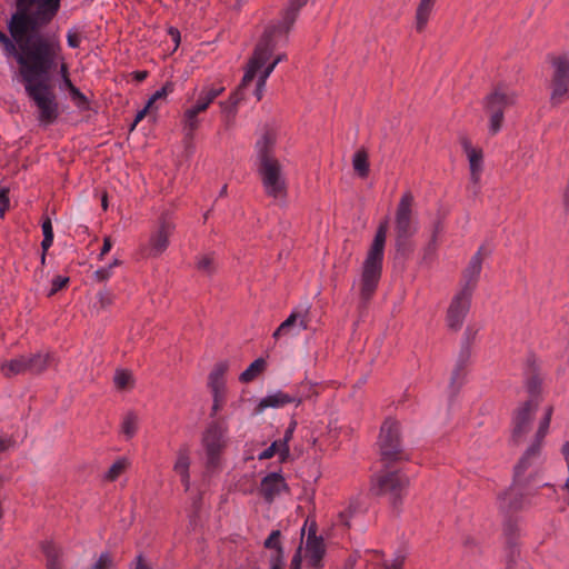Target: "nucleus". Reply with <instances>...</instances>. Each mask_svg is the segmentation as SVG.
I'll return each mask as SVG.
<instances>
[{
    "mask_svg": "<svg viewBox=\"0 0 569 569\" xmlns=\"http://www.w3.org/2000/svg\"><path fill=\"white\" fill-rule=\"evenodd\" d=\"M60 7L61 0H16V11L8 22L13 40L0 30V42L4 54L14 58L20 70L52 52H62L58 37L39 33L54 19Z\"/></svg>",
    "mask_w": 569,
    "mask_h": 569,
    "instance_id": "obj_1",
    "label": "nucleus"
},
{
    "mask_svg": "<svg viewBox=\"0 0 569 569\" xmlns=\"http://www.w3.org/2000/svg\"><path fill=\"white\" fill-rule=\"evenodd\" d=\"M62 60L61 52H52L39 60L40 62L32 63L24 70H19L24 91L38 108L37 118L44 126L53 123L59 116V107L49 79L51 70Z\"/></svg>",
    "mask_w": 569,
    "mask_h": 569,
    "instance_id": "obj_2",
    "label": "nucleus"
},
{
    "mask_svg": "<svg viewBox=\"0 0 569 569\" xmlns=\"http://www.w3.org/2000/svg\"><path fill=\"white\" fill-rule=\"evenodd\" d=\"M274 146L276 134L271 130L264 131L256 141L257 171L264 194L273 201L283 202L288 194V181L283 166L274 157Z\"/></svg>",
    "mask_w": 569,
    "mask_h": 569,
    "instance_id": "obj_3",
    "label": "nucleus"
},
{
    "mask_svg": "<svg viewBox=\"0 0 569 569\" xmlns=\"http://www.w3.org/2000/svg\"><path fill=\"white\" fill-rule=\"evenodd\" d=\"M308 2V0H290L288 7L282 13L281 19L273 24H270L260 41L258 42L253 56L251 58V63L249 67V71L244 77V83L252 79L257 69H259L264 62L269 60L272 52L287 43L288 32L293 26L299 14L300 9Z\"/></svg>",
    "mask_w": 569,
    "mask_h": 569,
    "instance_id": "obj_4",
    "label": "nucleus"
},
{
    "mask_svg": "<svg viewBox=\"0 0 569 569\" xmlns=\"http://www.w3.org/2000/svg\"><path fill=\"white\" fill-rule=\"evenodd\" d=\"M387 232L388 220L386 219L379 224L362 264L360 297L363 302L371 298L378 287L382 272Z\"/></svg>",
    "mask_w": 569,
    "mask_h": 569,
    "instance_id": "obj_5",
    "label": "nucleus"
},
{
    "mask_svg": "<svg viewBox=\"0 0 569 569\" xmlns=\"http://www.w3.org/2000/svg\"><path fill=\"white\" fill-rule=\"evenodd\" d=\"M552 412V406L545 407L542 417L538 423V429L530 445L527 447L519 462L515 467L516 481H522L527 472L535 471L542 462V443L549 431Z\"/></svg>",
    "mask_w": 569,
    "mask_h": 569,
    "instance_id": "obj_6",
    "label": "nucleus"
},
{
    "mask_svg": "<svg viewBox=\"0 0 569 569\" xmlns=\"http://www.w3.org/2000/svg\"><path fill=\"white\" fill-rule=\"evenodd\" d=\"M413 197L406 192L397 207L395 217L396 248L406 251L408 241L418 231V220L412 211Z\"/></svg>",
    "mask_w": 569,
    "mask_h": 569,
    "instance_id": "obj_7",
    "label": "nucleus"
},
{
    "mask_svg": "<svg viewBox=\"0 0 569 569\" xmlns=\"http://www.w3.org/2000/svg\"><path fill=\"white\" fill-rule=\"evenodd\" d=\"M228 426L226 421L211 422L202 436V446L206 452V466L214 470L220 466L221 455L227 446Z\"/></svg>",
    "mask_w": 569,
    "mask_h": 569,
    "instance_id": "obj_8",
    "label": "nucleus"
},
{
    "mask_svg": "<svg viewBox=\"0 0 569 569\" xmlns=\"http://www.w3.org/2000/svg\"><path fill=\"white\" fill-rule=\"evenodd\" d=\"M378 443L383 461L392 462L403 458L400 440V425L397 421L387 419L382 423Z\"/></svg>",
    "mask_w": 569,
    "mask_h": 569,
    "instance_id": "obj_9",
    "label": "nucleus"
},
{
    "mask_svg": "<svg viewBox=\"0 0 569 569\" xmlns=\"http://www.w3.org/2000/svg\"><path fill=\"white\" fill-rule=\"evenodd\" d=\"M408 483V478L400 471H388L373 478L371 491L377 496L388 495L391 503L397 506Z\"/></svg>",
    "mask_w": 569,
    "mask_h": 569,
    "instance_id": "obj_10",
    "label": "nucleus"
},
{
    "mask_svg": "<svg viewBox=\"0 0 569 569\" xmlns=\"http://www.w3.org/2000/svg\"><path fill=\"white\" fill-rule=\"evenodd\" d=\"M517 96L513 91L497 88L486 99V109L490 113L489 132L496 134L500 131L503 120V109L516 102Z\"/></svg>",
    "mask_w": 569,
    "mask_h": 569,
    "instance_id": "obj_11",
    "label": "nucleus"
},
{
    "mask_svg": "<svg viewBox=\"0 0 569 569\" xmlns=\"http://www.w3.org/2000/svg\"><path fill=\"white\" fill-rule=\"evenodd\" d=\"M551 67V100L560 103L569 93V59L566 56H548Z\"/></svg>",
    "mask_w": 569,
    "mask_h": 569,
    "instance_id": "obj_12",
    "label": "nucleus"
},
{
    "mask_svg": "<svg viewBox=\"0 0 569 569\" xmlns=\"http://www.w3.org/2000/svg\"><path fill=\"white\" fill-rule=\"evenodd\" d=\"M539 407L538 400H528L522 403L512 418L511 441L519 445L531 430V422Z\"/></svg>",
    "mask_w": 569,
    "mask_h": 569,
    "instance_id": "obj_13",
    "label": "nucleus"
},
{
    "mask_svg": "<svg viewBox=\"0 0 569 569\" xmlns=\"http://www.w3.org/2000/svg\"><path fill=\"white\" fill-rule=\"evenodd\" d=\"M176 224L168 212L161 214L156 229L151 232L148 242V254L151 257L161 256L169 246V238Z\"/></svg>",
    "mask_w": 569,
    "mask_h": 569,
    "instance_id": "obj_14",
    "label": "nucleus"
},
{
    "mask_svg": "<svg viewBox=\"0 0 569 569\" xmlns=\"http://www.w3.org/2000/svg\"><path fill=\"white\" fill-rule=\"evenodd\" d=\"M472 295L470 288H461L452 298L447 312V325L452 330H459L469 311Z\"/></svg>",
    "mask_w": 569,
    "mask_h": 569,
    "instance_id": "obj_15",
    "label": "nucleus"
},
{
    "mask_svg": "<svg viewBox=\"0 0 569 569\" xmlns=\"http://www.w3.org/2000/svg\"><path fill=\"white\" fill-rule=\"evenodd\" d=\"M309 307H298L292 310L289 317L277 328L273 332V338L278 339L281 336L298 335L300 331L308 328Z\"/></svg>",
    "mask_w": 569,
    "mask_h": 569,
    "instance_id": "obj_16",
    "label": "nucleus"
},
{
    "mask_svg": "<svg viewBox=\"0 0 569 569\" xmlns=\"http://www.w3.org/2000/svg\"><path fill=\"white\" fill-rule=\"evenodd\" d=\"M303 397L299 392H284L282 390H274L260 399L257 406V412L261 413L268 408H282L289 403L299 406Z\"/></svg>",
    "mask_w": 569,
    "mask_h": 569,
    "instance_id": "obj_17",
    "label": "nucleus"
},
{
    "mask_svg": "<svg viewBox=\"0 0 569 569\" xmlns=\"http://www.w3.org/2000/svg\"><path fill=\"white\" fill-rule=\"evenodd\" d=\"M521 481L513 480L510 488L503 491L498 497L499 509L505 512H512L520 510L525 506V497L521 488L519 487Z\"/></svg>",
    "mask_w": 569,
    "mask_h": 569,
    "instance_id": "obj_18",
    "label": "nucleus"
},
{
    "mask_svg": "<svg viewBox=\"0 0 569 569\" xmlns=\"http://www.w3.org/2000/svg\"><path fill=\"white\" fill-rule=\"evenodd\" d=\"M461 144L468 157L471 182L478 184L482 172V152L480 149L473 148L466 138L461 140Z\"/></svg>",
    "mask_w": 569,
    "mask_h": 569,
    "instance_id": "obj_19",
    "label": "nucleus"
},
{
    "mask_svg": "<svg viewBox=\"0 0 569 569\" xmlns=\"http://www.w3.org/2000/svg\"><path fill=\"white\" fill-rule=\"evenodd\" d=\"M286 488H287V486H286L283 477L277 472H271L262 479L260 491H261V495L263 496V498L268 502H271Z\"/></svg>",
    "mask_w": 569,
    "mask_h": 569,
    "instance_id": "obj_20",
    "label": "nucleus"
},
{
    "mask_svg": "<svg viewBox=\"0 0 569 569\" xmlns=\"http://www.w3.org/2000/svg\"><path fill=\"white\" fill-rule=\"evenodd\" d=\"M325 555V543L321 537L309 532L305 545V559L312 567H318Z\"/></svg>",
    "mask_w": 569,
    "mask_h": 569,
    "instance_id": "obj_21",
    "label": "nucleus"
},
{
    "mask_svg": "<svg viewBox=\"0 0 569 569\" xmlns=\"http://www.w3.org/2000/svg\"><path fill=\"white\" fill-rule=\"evenodd\" d=\"M482 268V258H481V248L472 256L469 261L468 267L463 272V286L462 288H470V293L472 295L477 280L480 276Z\"/></svg>",
    "mask_w": 569,
    "mask_h": 569,
    "instance_id": "obj_22",
    "label": "nucleus"
},
{
    "mask_svg": "<svg viewBox=\"0 0 569 569\" xmlns=\"http://www.w3.org/2000/svg\"><path fill=\"white\" fill-rule=\"evenodd\" d=\"M53 362V357L50 352H37L27 355L28 371L31 375H40L46 371Z\"/></svg>",
    "mask_w": 569,
    "mask_h": 569,
    "instance_id": "obj_23",
    "label": "nucleus"
},
{
    "mask_svg": "<svg viewBox=\"0 0 569 569\" xmlns=\"http://www.w3.org/2000/svg\"><path fill=\"white\" fill-rule=\"evenodd\" d=\"M189 467V451L187 448H180L177 452V459L173 465V470L176 471L177 475L180 476L181 482L184 486L186 490H188L190 487Z\"/></svg>",
    "mask_w": 569,
    "mask_h": 569,
    "instance_id": "obj_24",
    "label": "nucleus"
},
{
    "mask_svg": "<svg viewBox=\"0 0 569 569\" xmlns=\"http://www.w3.org/2000/svg\"><path fill=\"white\" fill-rule=\"evenodd\" d=\"M229 369L228 361L217 362L208 376V388L212 390L226 389V373Z\"/></svg>",
    "mask_w": 569,
    "mask_h": 569,
    "instance_id": "obj_25",
    "label": "nucleus"
},
{
    "mask_svg": "<svg viewBox=\"0 0 569 569\" xmlns=\"http://www.w3.org/2000/svg\"><path fill=\"white\" fill-rule=\"evenodd\" d=\"M0 370L2 375L7 378L29 373L27 365V355H22L10 360H3L0 365Z\"/></svg>",
    "mask_w": 569,
    "mask_h": 569,
    "instance_id": "obj_26",
    "label": "nucleus"
},
{
    "mask_svg": "<svg viewBox=\"0 0 569 569\" xmlns=\"http://www.w3.org/2000/svg\"><path fill=\"white\" fill-rule=\"evenodd\" d=\"M224 91L223 87L213 84L203 86L198 93L197 102L202 106L206 111L209 106Z\"/></svg>",
    "mask_w": 569,
    "mask_h": 569,
    "instance_id": "obj_27",
    "label": "nucleus"
},
{
    "mask_svg": "<svg viewBox=\"0 0 569 569\" xmlns=\"http://www.w3.org/2000/svg\"><path fill=\"white\" fill-rule=\"evenodd\" d=\"M436 0H420L416 12V29L423 30L432 12Z\"/></svg>",
    "mask_w": 569,
    "mask_h": 569,
    "instance_id": "obj_28",
    "label": "nucleus"
},
{
    "mask_svg": "<svg viewBox=\"0 0 569 569\" xmlns=\"http://www.w3.org/2000/svg\"><path fill=\"white\" fill-rule=\"evenodd\" d=\"M264 359L258 358L239 376V380L243 383L251 382L264 370Z\"/></svg>",
    "mask_w": 569,
    "mask_h": 569,
    "instance_id": "obj_29",
    "label": "nucleus"
},
{
    "mask_svg": "<svg viewBox=\"0 0 569 569\" xmlns=\"http://www.w3.org/2000/svg\"><path fill=\"white\" fill-rule=\"evenodd\" d=\"M182 131L187 138H192L193 132L197 130L199 126V118L198 114H193L192 112L188 111L187 109L183 111L182 114Z\"/></svg>",
    "mask_w": 569,
    "mask_h": 569,
    "instance_id": "obj_30",
    "label": "nucleus"
},
{
    "mask_svg": "<svg viewBox=\"0 0 569 569\" xmlns=\"http://www.w3.org/2000/svg\"><path fill=\"white\" fill-rule=\"evenodd\" d=\"M196 268L204 273L212 274L216 270V261L212 253H203L197 257Z\"/></svg>",
    "mask_w": 569,
    "mask_h": 569,
    "instance_id": "obj_31",
    "label": "nucleus"
},
{
    "mask_svg": "<svg viewBox=\"0 0 569 569\" xmlns=\"http://www.w3.org/2000/svg\"><path fill=\"white\" fill-rule=\"evenodd\" d=\"M42 551L47 557V569H59L58 568V558H59V549L58 547L51 542L47 541L42 545Z\"/></svg>",
    "mask_w": 569,
    "mask_h": 569,
    "instance_id": "obj_32",
    "label": "nucleus"
},
{
    "mask_svg": "<svg viewBox=\"0 0 569 569\" xmlns=\"http://www.w3.org/2000/svg\"><path fill=\"white\" fill-rule=\"evenodd\" d=\"M352 164L355 171L360 177H366L369 171L368 156L365 150H359L353 154Z\"/></svg>",
    "mask_w": 569,
    "mask_h": 569,
    "instance_id": "obj_33",
    "label": "nucleus"
},
{
    "mask_svg": "<svg viewBox=\"0 0 569 569\" xmlns=\"http://www.w3.org/2000/svg\"><path fill=\"white\" fill-rule=\"evenodd\" d=\"M469 358V350L468 349H463L459 359H458V362H457V366L451 375V379H450V385L453 387L456 386L457 383L460 382V380L462 379V376H463V367L467 362Z\"/></svg>",
    "mask_w": 569,
    "mask_h": 569,
    "instance_id": "obj_34",
    "label": "nucleus"
},
{
    "mask_svg": "<svg viewBox=\"0 0 569 569\" xmlns=\"http://www.w3.org/2000/svg\"><path fill=\"white\" fill-rule=\"evenodd\" d=\"M128 460L126 458L118 459L106 472L104 479L108 481H114L128 467Z\"/></svg>",
    "mask_w": 569,
    "mask_h": 569,
    "instance_id": "obj_35",
    "label": "nucleus"
},
{
    "mask_svg": "<svg viewBox=\"0 0 569 569\" xmlns=\"http://www.w3.org/2000/svg\"><path fill=\"white\" fill-rule=\"evenodd\" d=\"M173 83L172 82H166L160 89H158L148 100V107H151L153 109H157L154 107L156 102L159 100H163L167 98L169 93L173 91Z\"/></svg>",
    "mask_w": 569,
    "mask_h": 569,
    "instance_id": "obj_36",
    "label": "nucleus"
},
{
    "mask_svg": "<svg viewBox=\"0 0 569 569\" xmlns=\"http://www.w3.org/2000/svg\"><path fill=\"white\" fill-rule=\"evenodd\" d=\"M138 418L134 413L129 412L124 416L121 430L128 437L131 438L137 431Z\"/></svg>",
    "mask_w": 569,
    "mask_h": 569,
    "instance_id": "obj_37",
    "label": "nucleus"
},
{
    "mask_svg": "<svg viewBox=\"0 0 569 569\" xmlns=\"http://www.w3.org/2000/svg\"><path fill=\"white\" fill-rule=\"evenodd\" d=\"M114 385L119 389H126L132 385L131 372L122 369H118L113 377Z\"/></svg>",
    "mask_w": 569,
    "mask_h": 569,
    "instance_id": "obj_38",
    "label": "nucleus"
},
{
    "mask_svg": "<svg viewBox=\"0 0 569 569\" xmlns=\"http://www.w3.org/2000/svg\"><path fill=\"white\" fill-rule=\"evenodd\" d=\"M211 395H212V407H211L210 416L214 417L220 411L222 406L224 405V401H226V389L212 390Z\"/></svg>",
    "mask_w": 569,
    "mask_h": 569,
    "instance_id": "obj_39",
    "label": "nucleus"
},
{
    "mask_svg": "<svg viewBox=\"0 0 569 569\" xmlns=\"http://www.w3.org/2000/svg\"><path fill=\"white\" fill-rule=\"evenodd\" d=\"M82 39H83V34L79 28L72 27L67 31L68 47L72 48V49L79 48Z\"/></svg>",
    "mask_w": 569,
    "mask_h": 569,
    "instance_id": "obj_40",
    "label": "nucleus"
},
{
    "mask_svg": "<svg viewBox=\"0 0 569 569\" xmlns=\"http://www.w3.org/2000/svg\"><path fill=\"white\" fill-rule=\"evenodd\" d=\"M406 556L401 552L395 555L391 560H385L380 569H403Z\"/></svg>",
    "mask_w": 569,
    "mask_h": 569,
    "instance_id": "obj_41",
    "label": "nucleus"
},
{
    "mask_svg": "<svg viewBox=\"0 0 569 569\" xmlns=\"http://www.w3.org/2000/svg\"><path fill=\"white\" fill-rule=\"evenodd\" d=\"M71 100L74 102V104L79 108H87L88 107V99L87 97L76 87H71L68 89Z\"/></svg>",
    "mask_w": 569,
    "mask_h": 569,
    "instance_id": "obj_42",
    "label": "nucleus"
},
{
    "mask_svg": "<svg viewBox=\"0 0 569 569\" xmlns=\"http://www.w3.org/2000/svg\"><path fill=\"white\" fill-rule=\"evenodd\" d=\"M71 100L74 102V104L79 108H87L88 107V99L87 97L76 87H71L68 89Z\"/></svg>",
    "mask_w": 569,
    "mask_h": 569,
    "instance_id": "obj_43",
    "label": "nucleus"
},
{
    "mask_svg": "<svg viewBox=\"0 0 569 569\" xmlns=\"http://www.w3.org/2000/svg\"><path fill=\"white\" fill-rule=\"evenodd\" d=\"M71 100L74 102V104L79 108H87L88 107V99L87 97L76 87H71L68 89Z\"/></svg>",
    "mask_w": 569,
    "mask_h": 569,
    "instance_id": "obj_44",
    "label": "nucleus"
},
{
    "mask_svg": "<svg viewBox=\"0 0 569 569\" xmlns=\"http://www.w3.org/2000/svg\"><path fill=\"white\" fill-rule=\"evenodd\" d=\"M250 63H251V60L249 61L248 67H250ZM264 64H266V62H264V63H263L259 69H257V70H256V72H254V74H253V77H252V78H254V77H256L257 72H258V71H259V70H260ZM248 71H249V68H247V71H246V72H248ZM244 74H247V73H244ZM243 77H246V76H243ZM252 80H253V79H250V80H248L246 83H244V82H241V86H240V88H239V89H241L242 87H246V86H247L249 82H251ZM242 81H244V78H242ZM241 100H242V96H241V93H240V90H237L236 92H233V93L229 97V99H228V101L230 102V104L234 106L236 108H238V104L240 103V101H241Z\"/></svg>",
    "mask_w": 569,
    "mask_h": 569,
    "instance_id": "obj_45",
    "label": "nucleus"
},
{
    "mask_svg": "<svg viewBox=\"0 0 569 569\" xmlns=\"http://www.w3.org/2000/svg\"><path fill=\"white\" fill-rule=\"evenodd\" d=\"M296 428V422H291L290 426L287 428L283 439L280 441L281 447V459H284L289 455V447L288 442L292 438L293 431Z\"/></svg>",
    "mask_w": 569,
    "mask_h": 569,
    "instance_id": "obj_46",
    "label": "nucleus"
},
{
    "mask_svg": "<svg viewBox=\"0 0 569 569\" xmlns=\"http://www.w3.org/2000/svg\"><path fill=\"white\" fill-rule=\"evenodd\" d=\"M540 385L541 382L537 377L529 379L527 383V389L530 396L529 400H538L540 403Z\"/></svg>",
    "mask_w": 569,
    "mask_h": 569,
    "instance_id": "obj_47",
    "label": "nucleus"
},
{
    "mask_svg": "<svg viewBox=\"0 0 569 569\" xmlns=\"http://www.w3.org/2000/svg\"><path fill=\"white\" fill-rule=\"evenodd\" d=\"M270 69L271 68H264L261 71V73H260V76L258 78L257 87H256V90H254V96L257 97L258 100H260L262 98V96H263L266 82H267V79L270 76Z\"/></svg>",
    "mask_w": 569,
    "mask_h": 569,
    "instance_id": "obj_48",
    "label": "nucleus"
},
{
    "mask_svg": "<svg viewBox=\"0 0 569 569\" xmlns=\"http://www.w3.org/2000/svg\"><path fill=\"white\" fill-rule=\"evenodd\" d=\"M276 453H279L281 457L280 441H273L266 450L259 453L258 458L266 460L272 458Z\"/></svg>",
    "mask_w": 569,
    "mask_h": 569,
    "instance_id": "obj_49",
    "label": "nucleus"
},
{
    "mask_svg": "<svg viewBox=\"0 0 569 569\" xmlns=\"http://www.w3.org/2000/svg\"><path fill=\"white\" fill-rule=\"evenodd\" d=\"M68 282H69L68 277H63V276L54 277L51 281V288L47 295L48 296L56 295L59 290H61L63 287H66Z\"/></svg>",
    "mask_w": 569,
    "mask_h": 569,
    "instance_id": "obj_50",
    "label": "nucleus"
},
{
    "mask_svg": "<svg viewBox=\"0 0 569 569\" xmlns=\"http://www.w3.org/2000/svg\"><path fill=\"white\" fill-rule=\"evenodd\" d=\"M112 566L111 557L108 552H103L100 555L98 560L93 563L91 569H110Z\"/></svg>",
    "mask_w": 569,
    "mask_h": 569,
    "instance_id": "obj_51",
    "label": "nucleus"
},
{
    "mask_svg": "<svg viewBox=\"0 0 569 569\" xmlns=\"http://www.w3.org/2000/svg\"><path fill=\"white\" fill-rule=\"evenodd\" d=\"M14 446V440L11 436L0 431V456L9 451Z\"/></svg>",
    "mask_w": 569,
    "mask_h": 569,
    "instance_id": "obj_52",
    "label": "nucleus"
},
{
    "mask_svg": "<svg viewBox=\"0 0 569 569\" xmlns=\"http://www.w3.org/2000/svg\"><path fill=\"white\" fill-rule=\"evenodd\" d=\"M353 511H355V509L351 506H349L347 509L340 511L338 515V523L343 527H348L349 520L352 517Z\"/></svg>",
    "mask_w": 569,
    "mask_h": 569,
    "instance_id": "obj_53",
    "label": "nucleus"
},
{
    "mask_svg": "<svg viewBox=\"0 0 569 569\" xmlns=\"http://www.w3.org/2000/svg\"><path fill=\"white\" fill-rule=\"evenodd\" d=\"M279 537H280V532L278 530H274L272 531L269 537L266 539L264 541V547L266 548H274V549H280V543H279Z\"/></svg>",
    "mask_w": 569,
    "mask_h": 569,
    "instance_id": "obj_54",
    "label": "nucleus"
},
{
    "mask_svg": "<svg viewBox=\"0 0 569 569\" xmlns=\"http://www.w3.org/2000/svg\"><path fill=\"white\" fill-rule=\"evenodd\" d=\"M220 107L222 113L228 118V121H231L237 113V108L230 104L228 100L220 102Z\"/></svg>",
    "mask_w": 569,
    "mask_h": 569,
    "instance_id": "obj_55",
    "label": "nucleus"
},
{
    "mask_svg": "<svg viewBox=\"0 0 569 569\" xmlns=\"http://www.w3.org/2000/svg\"><path fill=\"white\" fill-rule=\"evenodd\" d=\"M8 192L9 190L7 188H0V217H3L9 208Z\"/></svg>",
    "mask_w": 569,
    "mask_h": 569,
    "instance_id": "obj_56",
    "label": "nucleus"
},
{
    "mask_svg": "<svg viewBox=\"0 0 569 569\" xmlns=\"http://www.w3.org/2000/svg\"><path fill=\"white\" fill-rule=\"evenodd\" d=\"M112 274V269L111 267L107 266V267H102L98 270H96L94 272V279L98 280V281H107Z\"/></svg>",
    "mask_w": 569,
    "mask_h": 569,
    "instance_id": "obj_57",
    "label": "nucleus"
},
{
    "mask_svg": "<svg viewBox=\"0 0 569 569\" xmlns=\"http://www.w3.org/2000/svg\"><path fill=\"white\" fill-rule=\"evenodd\" d=\"M152 110H153V108L148 107V103H147L142 110L138 111V113L136 114L134 121L131 124V130H133L136 128V126L146 117V114Z\"/></svg>",
    "mask_w": 569,
    "mask_h": 569,
    "instance_id": "obj_58",
    "label": "nucleus"
},
{
    "mask_svg": "<svg viewBox=\"0 0 569 569\" xmlns=\"http://www.w3.org/2000/svg\"><path fill=\"white\" fill-rule=\"evenodd\" d=\"M98 298H99V301H100V303L102 306H108L112 301V295L109 291H107V290L100 291L98 293Z\"/></svg>",
    "mask_w": 569,
    "mask_h": 569,
    "instance_id": "obj_59",
    "label": "nucleus"
},
{
    "mask_svg": "<svg viewBox=\"0 0 569 569\" xmlns=\"http://www.w3.org/2000/svg\"><path fill=\"white\" fill-rule=\"evenodd\" d=\"M41 227H42L43 237H46V236L53 237V229H52L51 220L49 218H47L42 222Z\"/></svg>",
    "mask_w": 569,
    "mask_h": 569,
    "instance_id": "obj_60",
    "label": "nucleus"
},
{
    "mask_svg": "<svg viewBox=\"0 0 569 569\" xmlns=\"http://www.w3.org/2000/svg\"><path fill=\"white\" fill-rule=\"evenodd\" d=\"M112 248V242L109 237H106L103 240V246L101 248L99 259H102Z\"/></svg>",
    "mask_w": 569,
    "mask_h": 569,
    "instance_id": "obj_61",
    "label": "nucleus"
},
{
    "mask_svg": "<svg viewBox=\"0 0 569 569\" xmlns=\"http://www.w3.org/2000/svg\"><path fill=\"white\" fill-rule=\"evenodd\" d=\"M286 59H287V54H286V53L278 54V56L274 58V60H273L270 64H268V66L266 67V68H271V69H270V74H271V73H272V71L274 70L276 66H277L279 62H281V61L286 60Z\"/></svg>",
    "mask_w": 569,
    "mask_h": 569,
    "instance_id": "obj_62",
    "label": "nucleus"
},
{
    "mask_svg": "<svg viewBox=\"0 0 569 569\" xmlns=\"http://www.w3.org/2000/svg\"><path fill=\"white\" fill-rule=\"evenodd\" d=\"M301 552H302V547H299L297 553L295 555V557L291 561V566L295 567L296 569H299V565L302 559Z\"/></svg>",
    "mask_w": 569,
    "mask_h": 569,
    "instance_id": "obj_63",
    "label": "nucleus"
},
{
    "mask_svg": "<svg viewBox=\"0 0 569 569\" xmlns=\"http://www.w3.org/2000/svg\"><path fill=\"white\" fill-rule=\"evenodd\" d=\"M71 87H73V83L71 82L69 77H64V78L61 79L60 84H59V88L61 90H68Z\"/></svg>",
    "mask_w": 569,
    "mask_h": 569,
    "instance_id": "obj_64",
    "label": "nucleus"
}]
</instances>
